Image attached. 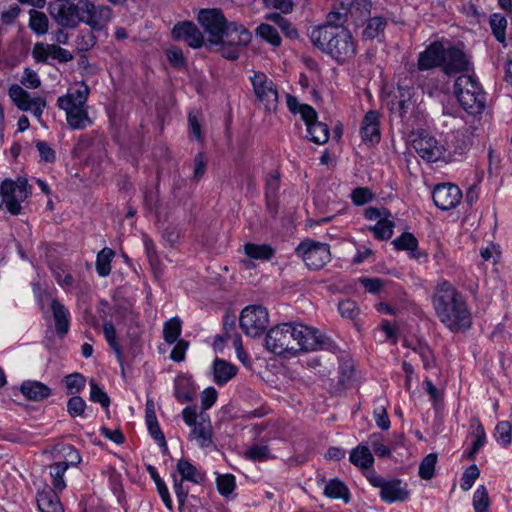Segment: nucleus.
<instances>
[{
	"label": "nucleus",
	"instance_id": "obj_1",
	"mask_svg": "<svg viewBox=\"0 0 512 512\" xmlns=\"http://www.w3.org/2000/svg\"><path fill=\"white\" fill-rule=\"evenodd\" d=\"M197 21L206 36V44L215 47L228 60L238 59L241 49L251 41L249 30L243 25L229 22L220 9L199 10Z\"/></svg>",
	"mask_w": 512,
	"mask_h": 512
},
{
	"label": "nucleus",
	"instance_id": "obj_2",
	"mask_svg": "<svg viewBox=\"0 0 512 512\" xmlns=\"http://www.w3.org/2000/svg\"><path fill=\"white\" fill-rule=\"evenodd\" d=\"M327 345L319 330L303 323L278 324L265 337L266 349L286 358L296 357L301 352L324 349Z\"/></svg>",
	"mask_w": 512,
	"mask_h": 512
},
{
	"label": "nucleus",
	"instance_id": "obj_3",
	"mask_svg": "<svg viewBox=\"0 0 512 512\" xmlns=\"http://www.w3.org/2000/svg\"><path fill=\"white\" fill-rule=\"evenodd\" d=\"M435 315L451 332H465L472 325V313L463 294L450 282L440 281L431 297Z\"/></svg>",
	"mask_w": 512,
	"mask_h": 512
},
{
	"label": "nucleus",
	"instance_id": "obj_4",
	"mask_svg": "<svg viewBox=\"0 0 512 512\" xmlns=\"http://www.w3.org/2000/svg\"><path fill=\"white\" fill-rule=\"evenodd\" d=\"M312 43L329 54L339 63L352 59L356 54V44L351 32L340 26L322 25L310 33Z\"/></svg>",
	"mask_w": 512,
	"mask_h": 512
},
{
	"label": "nucleus",
	"instance_id": "obj_5",
	"mask_svg": "<svg viewBox=\"0 0 512 512\" xmlns=\"http://www.w3.org/2000/svg\"><path fill=\"white\" fill-rule=\"evenodd\" d=\"M454 88L457 100L468 113L479 114L484 110L486 95L474 76H459L455 81Z\"/></svg>",
	"mask_w": 512,
	"mask_h": 512
},
{
	"label": "nucleus",
	"instance_id": "obj_6",
	"mask_svg": "<svg viewBox=\"0 0 512 512\" xmlns=\"http://www.w3.org/2000/svg\"><path fill=\"white\" fill-rule=\"evenodd\" d=\"M31 195V187L26 178L5 179L0 183V208L5 204L12 215L22 213L21 203Z\"/></svg>",
	"mask_w": 512,
	"mask_h": 512
},
{
	"label": "nucleus",
	"instance_id": "obj_7",
	"mask_svg": "<svg viewBox=\"0 0 512 512\" xmlns=\"http://www.w3.org/2000/svg\"><path fill=\"white\" fill-rule=\"evenodd\" d=\"M295 252L310 270H320L331 260L329 244L313 239L302 241Z\"/></svg>",
	"mask_w": 512,
	"mask_h": 512
},
{
	"label": "nucleus",
	"instance_id": "obj_8",
	"mask_svg": "<svg viewBox=\"0 0 512 512\" xmlns=\"http://www.w3.org/2000/svg\"><path fill=\"white\" fill-rule=\"evenodd\" d=\"M182 417L186 425L192 427L190 436L202 447H209L212 444V424L208 415L197 414L195 408L187 406L182 411Z\"/></svg>",
	"mask_w": 512,
	"mask_h": 512
},
{
	"label": "nucleus",
	"instance_id": "obj_9",
	"mask_svg": "<svg viewBox=\"0 0 512 512\" xmlns=\"http://www.w3.org/2000/svg\"><path fill=\"white\" fill-rule=\"evenodd\" d=\"M250 81L256 99L268 112L276 111L279 94L274 82L263 72L254 71Z\"/></svg>",
	"mask_w": 512,
	"mask_h": 512
},
{
	"label": "nucleus",
	"instance_id": "obj_10",
	"mask_svg": "<svg viewBox=\"0 0 512 512\" xmlns=\"http://www.w3.org/2000/svg\"><path fill=\"white\" fill-rule=\"evenodd\" d=\"M369 483L380 489V498L386 503L404 502L409 498V491L406 485L398 479L386 480L375 471L367 474Z\"/></svg>",
	"mask_w": 512,
	"mask_h": 512
},
{
	"label": "nucleus",
	"instance_id": "obj_11",
	"mask_svg": "<svg viewBox=\"0 0 512 512\" xmlns=\"http://www.w3.org/2000/svg\"><path fill=\"white\" fill-rule=\"evenodd\" d=\"M242 331L250 337L260 336L268 326L269 314L261 305H249L245 307L239 318Z\"/></svg>",
	"mask_w": 512,
	"mask_h": 512
},
{
	"label": "nucleus",
	"instance_id": "obj_12",
	"mask_svg": "<svg viewBox=\"0 0 512 512\" xmlns=\"http://www.w3.org/2000/svg\"><path fill=\"white\" fill-rule=\"evenodd\" d=\"M33 291L41 309H43L44 300L50 299V307L55 321L56 333L58 336L64 337L70 327V313L67 308L58 299L52 298L49 293L41 291L36 285H34Z\"/></svg>",
	"mask_w": 512,
	"mask_h": 512
},
{
	"label": "nucleus",
	"instance_id": "obj_13",
	"mask_svg": "<svg viewBox=\"0 0 512 512\" xmlns=\"http://www.w3.org/2000/svg\"><path fill=\"white\" fill-rule=\"evenodd\" d=\"M81 22L93 30H102L111 20L112 10L108 6L95 5L89 0H81Z\"/></svg>",
	"mask_w": 512,
	"mask_h": 512
},
{
	"label": "nucleus",
	"instance_id": "obj_14",
	"mask_svg": "<svg viewBox=\"0 0 512 512\" xmlns=\"http://www.w3.org/2000/svg\"><path fill=\"white\" fill-rule=\"evenodd\" d=\"M434 204L443 211L456 208L462 200V191L452 183H442L434 187L432 192Z\"/></svg>",
	"mask_w": 512,
	"mask_h": 512
},
{
	"label": "nucleus",
	"instance_id": "obj_15",
	"mask_svg": "<svg viewBox=\"0 0 512 512\" xmlns=\"http://www.w3.org/2000/svg\"><path fill=\"white\" fill-rule=\"evenodd\" d=\"M412 146L418 155L429 161L436 162L444 154V146L441 145L433 136L424 132L419 133L413 140Z\"/></svg>",
	"mask_w": 512,
	"mask_h": 512
},
{
	"label": "nucleus",
	"instance_id": "obj_16",
	"mask_svg": "<svg viewBox=\"0 0 512 512\" xmlns=\"http://www.w3.org/2000/svg\"><path fill=\"white\" fill-rule=\"evenodd\" d=\"M81 0L78 3L61 2L52 7L51 14L57 23L63 27L74 28L81 22Z\"/></svg>",
	"mask_w": 512,
	"mask_h": 512
},
{
	"label": "nucleus",
	"instance_id": "obj_17",
	"mask_svg": "<svg viewBox=\"0 0 512 512\" xmlns=\"http://www.w3.org/2000/svg\"><path fill=\"white\" fill-rule=\"evenodd\" d=\"M442 71L446 75L462 73L468 70L469 60L459 48L450 46L443 49Z\"/></svg>",
	"mask_w": 512,
	"mask_h": 512
},
{
	"label": "nucleus",
	"instance_id": "obj_18",
	"mask_svg": "<svg viewBox=\"0 0 512 512\" xmlns=\"http://www.w3.org/2000/svg\"><path fill=\"white\" fill-rule=\"evenodd\" d=\"M32 56L36 62L45 63L49 58L58 60L61 63L69 62L73 59L72 53L55 44L36 43L32 49Z\"/></svg>",
	"mask_w": 512,
	"mask_h": 512
},
{
	"label": "nucleus",
	"instance_id": "obj_19",
	"mask_svg": "<svg viewBox=\"0 0 512 512\" xmlns=\"http://www.w3.org/2000/svg\"><path fill=\"white\" fill-rule=\"evenodd\" d=\"M89 93L88 85L81 82L77 87L70 88L65 95L58 97L57 105L61 110L87 107Z\"/></svg>",
	"mask_w": 512,
	"mask_h": 512
},
{
	"label": "nucleus",
	"instance_id": "obj_20",
	"mask_svg": "<svg viewBox=\"0 0 512 512\" xmlns=\"http://www.w3.org/2000/svg\"><path fill=\"white\" fill-rule=\"evenodd\" d=\"M172 35L176 40L185 41L192 48H199L205 43L203 33L190 21L176 24L172 29Z\"/></svg>",
	"mask_w": 512,
	"mask_h": 512
},
{
	"label": "nucleus",
	"instance_id": "obj_21",
	"mask_svg": "<svg viewBox=\"0 0 512 512\" xmlns=\"http://www.w3.org/2000/svg\"><path fill=\"white\" fill-rule=\"evenodd\" d=\"M444 45L439 41H434L419 53L417 68L419 71H427L436 67L442 68Z\"/></svg>",
	"mask_w": 512,
	"mask_h": 512
},
{
	"label": "nucleus",
	"instance_id": "obj_22",
	"mask_svg": "<svg viewBox=\"0 0 512 512\" xmlns=\"http://www.w3.org/2000/svg\"><path fill=\"white\" fill-rule=\"evenodd\" d=\"M361 136L364 142H378L380 140L379 115L376 111H369L365 114L362 126Z\"/></svg>",
	"mask_w": 512,
	"mask_h": 512
},
{
	"label": "nucleus",
	"instance_id": "obj_23",
	"mask_svg": "<svg viewBox=\"0 0 512 512\" xmlns=\"http://www.w3.org/2000/svg\"><path fill=\"white\" fill-rule=\"evenodd\" d=\"M37 505L41 512H64L57 491L51 487H46L37 494Z\"/></svg>",
	"mask_w": 512,
	"mask_h": 512
},
{
	"label": "nucleus",
	"instance_id": "obj_24",
	"mask_svg": "<svg viewBox=\"0 0 512 512\" xmlns=\"http://www.w3.org/2000/svg\"><path fill=\"white\" fill-rule=\"evenodd\" d=\"M21 393L31 401H42L48 398L52 391L42 382L27 380L21 384Z\"/></svg>",
	"mask_w": 512,
	"mask_h": 512
},
{
	"label": "nucleus",
	"instance_id": "obj_25",
	"mask_svg": "<svg viewBox=\"0 0 512 512\" xmlns=\"http://www.w3.org/2000/svg\"><path fill=\"white\" fill-rule=\"evenodd\" d=\"M237 371L238 368L233 364L217 358L213 363L214 382L222 386L235 377Z\"/></svg>",
	"mask_w": 512,
	"mask_h": 512
},
{
	"label": "nucleus",
	"instance_id": "obj_26",
	"mask_svg": "<svg viewBox=\"0 0 512 512\" xmlns=\"http://www.w3.org/2000/svg\"><path fill=\"white\" fill-rule=\"evenodd\" d=\"M68 126L74 130H82L92 124L88 114V106L64 110Z\"/></svg>",
	"mask_w": 512,
	"mask_h": 512
},
{
	"label": "nucleus",
	"instance_id": "obj_27",
	"mask_svg": "<svg viewBox=\"0 0 512 512\" xmlns=\"http://www.w3.org/2000/svg\"><path fill=\"white\" fill-rule=\"evenodd\" d=\"M8 94L19 110L27 112L32 109L35 98H31L29 93L21 86L17 84L12 85L9 88Z\"/></svg>",
	"mask_w": 512,
	"mask_h": 512
},
{
	"label": "nucleus",
	"instance_id": "obj_28",
	"mask_svg": "<svg viewBox=\"0 0 512 512\" xmlns=\"http://www.w3.org/2000/svg\"><path fill=\"white\" fill-rule=\"evenodd\" d=\"M392 244L396 250L408 251L412 258H419L421 256V253L418 251V241L412 233H403L394 239Z\"/></svg>",
	"mask_w": 512,
	"mask_h": 512
},
{
	"label": "nucleus",
	"instance_id": "obj_29",
	"mask_svg": "<svg viewBox=\"0 0 512 512\" xmlns=\"http://www.w3.org/2000/svg\"><path fill=\"white\" fill-rule=\"evenodd\" d=\"M350 462L358 468L367 469L374 463L373 455L368 446L359 445L354 448L349 456Z\"/></svg>",
	"mask_w": 512,
	"mask_h": 512
},
{
	"label": "nucleus",
	"instance_id": "obj_30",
	"mask_svg": "<svg viewBox=\"0 0 512 512\" xmlns=\"http://www.w3.org/2000/svg\"><path fill=\"white\" fill-rule=\"evenodd\" d=\"M177 471L181 475L182 480H187L195 484L204 481L205 475L200 472L191 462L186 459H180L177 463Z\"/></svg>",
	"mask_w": 512,
	"mask_h": 512
},
{
	"label": "nucleus",
	"instance_id": "obj_31",
	"mask_svg": "<svg viewBox=\"0 0 512 512\" xmlns=\"http://www.w3.org/2000/svg\"><path fill=\"white\" fill-rule=\"evenodd\" d=\"M68 469V463L55 462L48 466L49 474L51 476L52 490L61 492L66 488L64 474Z\"/></svg>",
	"mask_w": 512,
	"mask_h": 512
},
{
	"label": "nucleus",
	"instance_id": "obj_32",
	"mask_svg": "<svg viewBox=\"0 0 512 512\" xmlns=\"http://www.w3.org/2000/svg\"><path fill=\"white\" fill-rule=\"evenodd\" d=\"M323 491L324 495L329 498L342 499L345 502H348L350 499L348 487L338 478L331 479L327 482Z\"/></svg>",
	"mask_w": 512,
	"mask_h": 512
},
{
	"label": "nucleus",
	"instance_id": "obj_33",
	"mask_svg": "<svg viewBox=\"0 0 512 512\" xmlns=\"http://www.w3.org/2000/svg\"><path fill=\"white\" fill-rule=\"evenodd\" d=\"M244 252L250 259L268 261L275 251L268 244L247 243L244 246Z\"/></svg>",
	"mask_w": 512,
	"mask_h": 512
},
{
	"label": "nucleus",
	"instance_id": "obj_34",
	"mask_svg": "<svg viewBox=\"0 0 512 512\" xmlns=\"http://www.w3.org/2000/svg\"><path fill=\"white\" fill-rule=\"evenodd\" d=\"M115 252L108 247L103 248L96 257V271L100 277H106L111 273V262Z\"/></svg>",
	"mask_w": 512,
	"mask_h": 512
},
{
	"label": "nucleus",
	"instance_id": "obj_35",
	"mask_svg": "<svg viewBox=\"0 0 512 512\" xmlns=\"http://www.w3.org/2000/svg\"><path fill=\"white\" fill-rule=\"evenodd\" d=\"M309 139L319 145L325 144L329 139L328 126L320 121H314L307 126Z\"/></svg>",
	"mask_w": 512,
	"mask_h": 512
},
{
	"label": "nucleus",
	"instance_id": "obj_36",
	"mask_svg": "<svg viewBox=\"0 0 512 512\" xmlns=\"http://www.w3.org/2000/svg\"><path fill=\"white\" fill-rule=\"evenodd\" d=\"M398 109L401 116L413 111L416 106L415 92L410 88H398Z\"/></svg>",
	"mask_w": 512,
	"mask_h": 512
},
{
	"label": "nucleus",
	"instance_id": "obj_37",
	"mask_svg": "<svg viewBox=\"0 0 512 512\" xmlns=\"http://www.w3.org/2000/svg\"><path fill=\"white\" fill-rule=\"evenodd\" d=\"M387 26V20L381 16L370 18L362 32V37L372 40L382 34Z\"/></svg>",
	"mask_w": 512,
	"mask_h": 512
},
{
	"label": "nucleus",
	"instance_id": "obj_38",
	"mask_svg": "<svg viewBox=\"0 0 512 512\" xmlns=\"http://www.w3.org/2000/svg\"><path fill=\"white\" fill-rule=\"evenodd\" d=\"M182 331L180 318L174 317L165 322L163 327V338L166 343L173 344L178 341Z\"/></svg>",
	"mask_w": 512,
	"mask_h": 512
},
{
	"label": "nucleus",
	"instance_id": "obj_39",
	"mask_svg": "<svg viewBox=\"0 0 512 512\" xmlns=\"http://www.w3.org/2000/svg\"><path fill=\"white\" fill-rule=\"evenodd\" d=\"M394 223L388 218L383 217L373 226H369L368 229L373 232L374 236L379 240H387L392 237Z\"/></svg>",
	"mask_w": 512,
	"mask_h": 512
},
{
	"label": "nucleus",
	"instance_id": "obj_40",
	"mask_svg": "<svg viewBox=\"0 0 512 512\" xmlns=\"http://www.w3.org/2000/svg\"><path fill=\"white\" fill-rule=\"evenodd\" d=\"M145 421L150 435L160 446H166L165 436L160 429L155 411H149V414L145 415Z\"/></svg>",
	"mask_w": 512,
	"mask_h": 512
},
{
	"label": "nucleus",
	"instance_id": "obj_41",
	"mask_svg": "<svg viewBox=\"0 0 512 512\" xmlns=\"http://www.w3.org/2000/svg\"><path fill=\"white\" fill-rule=\"evenodd\" d=\"M490 500L485 486H479L473 494V508L475 512H489Z\"/></svg>",
	"mask_w": 512,
	"mask_h": 512
},
{
	"label": "nucleus",
	"instance_id": "obj_42",
	"mask_svg": "<svg viewBox=\"0 0 512 512\" xmlns=\"http://www.w3.org/2000/svg\"><path fill=\"white\" fill-rule=\"evenodd\" d=\"M472 423L473 426H476V429L474 432L475 441L473 442L470 451L467 453L469 459H474L475 454L484 446L486 442V433L484 431L482 424L479 422L478 419H473Z\"/></svg>",
	"mask_w": 512,
	"mask_h": 512
},
{
	"label": "nucleus",
	"instance_id": "obj_43",
	"mask_svg": "<svg viewBox=\"0 0 512 512\" xmlns=\"http://www.w3.org/2000/svg\"><path fill=\"white\" fill-rule=\"evenodd\" d=\"M29 27L38 35H43L48 31V18L42 12L31 11Z\"/></svg>",
	"mask_w": 512,
	"mask_h": 512
},
{
	"label": "nucleus",
	"instance_id": "obj_44",
	"mask_svg": "<svg viewBox=\"0 0 512 512\" xmlns=\"http://www.w3.org/2000/svg\"><path fill=\"white\" fill-rule=\"evenodd\" d=\"M257 35L267 41L273 46H279L281 44V37L273 26L269 24H261L257 27Z\"/></svg>",
	"mask_w": 512,
	"mask_h": 512
},
{
	"label": "nucleus",
	"instance_id": "obj_45",
	"mask_svg": "<svg viewBox=\"0 0 512 512\" xmlns=\"http://www.w3.org/2000/svg\"><path fill=\"white\" fill-rule=\"evenodd\" d=\"M369 445L375 454L379 457H389L391 455L390 448L384 443V437L380 433H373L368 439Z\"/></svg>",
	"mask_w": 512,
	"mask_h": 512
},
{
	"label": "nucleus",
	"instance_id": "obj_46",
	"mask_svg": "<svg viewBox=\"0 0 512 512\" xmlns=\"http://www.w3.org/2000/svg\"><path fill=\"white\" fill-rule=\"evenodd\" d=\"M217 489L219 493L228 497L235 489V476L232 474H219L216 478Z\"/></svg>",
	"mask_w": 512,
	"mask_h": 512
},
{
	"label": "nucleus",
	"instance_id": "obj_47",
	"mask_svg": "<svg viewBox=\"0 0 512 512\" xmlns=\"http://www.w3.org/2000/svg\"><path fill=\"white\" fill-rule=\"evenodd\" d=\"M437 455L430 453L423 458L419 466V476L424 480H429L434 476Z\"/></svg>",
	"mask_w": 512,
	"mask_h": 512
},
{
	"label": "nucleus",
	"instance_id": "obj_48",
	"mask_svg": "<svg viewBox=\"0 0 512 512\" xmlns=\"http://www.w3.org/2000/svg\"><path fill=\"white\" fill-rule=\"evenodd\" d=\"M495 438L497 442L503 447H507L511 444L512 433L511 425L508 421L499 422L495 428Z\"/></svg>",
	"mask_w": 512,
	"mask_h": 512
},
{
	"label": "nucleus",
	"instance_id": "obj_49",
	"mask_svg": "<svg viewBox=\"0 0 512 512\" xmlns=\"http://www.w3.org/2000/svg\"><path fill=\"white\" fill-rule=\"evenodd\" d=\"M490 26L492 32L499 42H504L506 38L505 30L507 26V20L505 17L499 14H493L490 18Z\"/></svg>",
	"mask_w": 512,
	"mask_h": 512
},
{
	"label": "nucleus",
	"instance_id": "obj_50",
	"mask_svg": "<svg viewBox=\"0 0 512 512\" xmlns=\"http://www.w3.org/2000/svg\"><path fill=\"white\" fill-rule=\"evenodd\" d=\"M90 400L99 403L103 408H108L110 405V398L105 391L95 382L90 380Z\"/></svg>",
	"mask_w": 512,
	"mask_h": 512
},
{
	"label": "nucleus",
	"instance_id": "obj_51",
	"mask_svg": "<svg viewBox=\"0 0 512 512\" xmlns=\"http://www.w3.org/2000/svg\"><path fill=\"white\" fill-rule=\"evenodd\" d=\"M65 386L69 393H78L85 387L86 380L80 373H71L64 378Z\"/></svg>",
	"mask_w": 512,
	"mask_h": 512
},
{
	"label": "nucleus",
	"instance_id": "obj_52",
	"mask_svg": "<svg viewBox=\"0 0 512 512\" xmlns=\"http://www.w3.org/2000/svg\"><path fill=\"white\" fill-rule=\"evenodd\" d=\"M373 415L375 422L380 429L388 430L390 428L391 423L387 414V408L382 401L378 400L376 402Z\"/></svg>",
	"mask_w": 512,
	"mask_h": 512
},
{
	"label": "nucleus",
	"instance_id": "obj_53",
	"mask_svg": "<svg viewBox=\"0 0 512 512\" xmlns=\"http://www.w3.org/2000/svg\"><path fill=\"white\" fill-rule=\"evenodd\" d=\"M245 457L253 461H264L271 457V453L266 445H253L246 450Z\"/></svg>",
	"mask_w": 512,
	"mask_h": 512
},
{
	"label": "nucleus",
	"instance_id": "obj_54",
	"mask_svg": "<svg viewBox=\"0 0 512 512\" xmlns=\"http://www.w3.org/2000/svg\"><path fill=\"white\" fill-rule=\"evenodd\" d=\"M280 187V177L278 173L271 174L266 181L265 195L268 205L275 199Z\"/></svg>",
	"mask_w": 512,
	"mask_h": 512
},
{
	"label": "nucleus",
	"instance_id": "obj_55",
	"mask_svg": "<svg viewBox=\"0 0 512 512\" xmlns=\"http://www.w3.org/2000/svg\"><path fill=\"white\" fill-rule=\"evenodd\" d=\"M86 409V402L80 396H72L67 402V412L71 417L83 416Z\"/></svg>",
	"mask_w": 512,
	"mask_h": 512
},
{
	"label": "nucleus",
	"instance_id": "obj_56",
	"mask_svg": "<svg viewBox=\"0 0 512 512\" xmlns=\"http://www.w3.org/2000/svg\"><path fill=\"white\" fill-rule=\"evenodd\" d=\"M480 471L478 467L473 464L469 466L462 475L461 478V488L464 491H468L472 488L473 484L475 483L476 479L479 477Z\"/></svg>",
	"mask_w": 512,
	"mask_h": 512
},
{
	"label": "nucleus",
	"instance_id": "obj_57",
	"mask_svg": "<svg viewBox=\"0 0 512 512\" xmlns=\"http://www.w3.org/2000/svg\"><path fill=\"white\" fill-rule=\"evenodd\" d=\"M52 273L57 283L64 289L68 290L74 283L73 276L66 272L62 267L56 266L52 268Z\"/></svg>",
	"mask_w": 512,
	"mask_h": 512
},
{
	"label": "nucleus",
	"instance_id": "obj_58",
	"mask_svg": "<svg viewBox=\"0 0 512 512\" xmlns=\"http://www.w3.org/2000/svg\"><path fill=\"white\" fill-rule=\"evenodd\" d=\"M338 310L342 317L348 319H355L359 315V308L355 301L346 299L340 301L338 304Z\"/></svg>",
	"mask_w": 512,
	"mask_h": 512
},
{
	"label": "nucleus",
	"instance_id": "obj_59",
	"mask_svg": "<svg viewBox=\"0 0 512 512\" xmlns=\"http://www.w3.org/2000/svg\"><path fill=\"white\" fill-rule=\"evenodd\" d=\"M103 333L109 346L116 352L118 357H121L120 346L116 339V330L111 322H105L103 325Z\"/></svg>",
	"mask_w": 512,
	"mask_h": 512
},
{
	"label": "nucleus",
	"instance_id": "obj_60",
	"mask_svg": "<svg viewBox=\"0 0 512 512\" xmlns=\"http://www.w3.org/2000/svg\"><path fill=\"white\" fill-rule=\"evenodd\" d=\"M371 7V0H353L350 5V13L352 16L366 17L370 14Z\"/></svg>",
	"mask_w": 512,
	"mask_h": 512
},
{
	"label": "nucleus",
	"instance_id": "obj_61",
	"mask_svg": "<svg viewBox=\"0 0 512 512\" xmlns=\"http://www.w3.org/2000/svg\"><path fill=\"white\" fill-rule=\"evenodd\" d=\"M351 198L355 205H364L373 199V194L369 188L359 187L352 191Z\"/></svg>",
	"mask_w": 512,
	"mask_h": 512
},
{
	"label": "nucleus",
	"instance_id": "obj_62",
	"mask_svg": "<svg viewBox=\"0 0 512 512\" xmlns=\"http://www.w3.org/2000/svg\"><path fill=\"white\" fill-rule=\"evenodd\" d=\"M60 452L66 457L63 462L68 463L70 466H77L81 462V456L79 452L71 445H63Z\"/></svg>",
	"mask_w": 512,
	"mask_h": 512
},
{
	"label": "nucleus",
	"instance_id": "obj_63",
	"mask_svg": "<svg viewBox=\"0 0 512 512\" xmlns=\"http://www.w3.org/2000/svg\"><path fill=\"white\" fill-rule=\"evenodd\" d=\"M21 83L27 88L36 89L41 85V80L34 70L25 68Z\"/></svg>",
	"mask_w": 512,
	"mask_h": 512
},
{
	"label": "nucleus",
	"instance_id": "obj_64",
	"mask_svg": "<svg viewBox=\"0 0 512 512\" xmlns=\"http://www.w3.org/2000/svg\"><path fill=\"white\" fill-rule=\"evenodd\" d=\"M189 347V343L183 339L176 341V345L170 353V358L175 362H182L185 359L186 350Z\"/></svg>",
	"mask_w": 512,
	"mask_h": 512
}]
</instances>
